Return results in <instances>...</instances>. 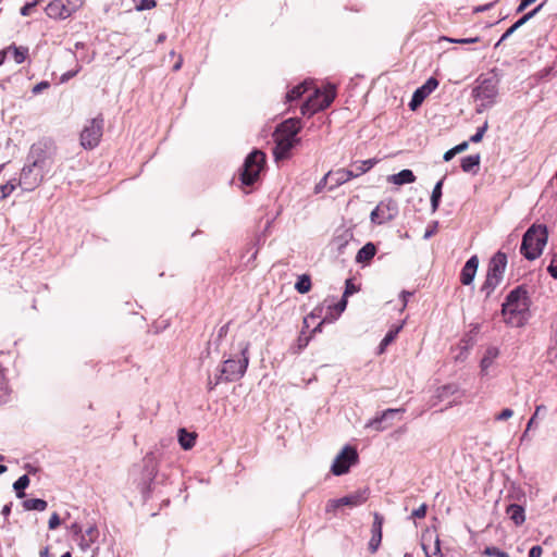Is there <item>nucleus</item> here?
<instances>
[{
  "mask_svg": "<svg viewBox=\"0 0 557 557\" xmlns=\"http://www.w3.org/2000/svg\"><path fill=\"white\" fill-rule=\"evenodd\" d=\"M156 7H157V1L156 0H140L136 4V10L137 11H146V10H151V9H153Z\"/></svg>",
  "mask_w": 557,
  "mask_h": 557,
  "instance_id": "a19ab883",
  "label": "nucleus"
},
{
  "mask_svg": "<svg viewBox=\"0 0 557 557\" xmlns=\"http://www.w3.org/2000/svg\"><path fill=\"white\" fill-rule=\"evenodd\" d=\"M103 133V117L98 115L97 117L88 121V124L84 126L81 132V145L85 149L96 148Z\"/></svg>",
  "mask_w": 557,
  "mask_h": 557,
  "instance_id": "6e6552de",
  "label": "nucleus"
},
{
  "mask_svg": "<svg viewBox=\"0 0 557 557\" xmlns=\"http://www.w3.org/2000/svg\"><path fill=\"white\" fill-rule=\"evenodd\" d=\"M548 232L544 224L531 225L522 237L521 255L528 260L537 259L547 244Z\"/></svg>",
  "mask_w": 557,
  "mask_h": 557,
  "instance_id": "20e7f679",
  "label": "nucleus"
},
{
  "mask_svg": "<svg viewBox=\"0 0 557 557\" xmlns=\"http://www.w3.org/2000/svg\"><path fill=\"white\" fill-rule=\"evenodd\" d=\"M384 523V517L379 512L373 513V523L371 527V539L368 544V549L374 554L377 552L382 542V529Z\"/></svg>",
  "mask_w": 557,
  "mask_h": 557,
  "instance_id": "2eb2a0df",
  "label": "nucleus"
},
{
  "mask_svg": "<svg viewBox=\"0 0 557 557\" xmlns=\"http://www.w3.org/2000/svg\"><path fill=\"white\" fill-rule=\"evenodd\" d=\"M478 267H479V258H478V256L474 255L468 259V261L465 263L463 268L461 269L460 282L463 285H470L473 282L476 271H478Z\"/></svg>",
  "mask_w": 557,
  "mask_h": 557,
  "instance_id": "f3484780",
  "label": "nucleus"
},
{
  "mask_svg": "<svg viewBox=\"0 0 557 557\" xmlns=\"http://www.w3.org/2000/svg\"><path fill=\"white\" fill-rule=\"evenodd\" d=\"M426 509H428L426 505L422 504L421 506H419L417 509H414L412 511L411 516L413 518L422 519L426 515Z\"/></svg>",
  "mask_w": 557,
  "mask_h": 557,
  "instance_id": "8fccbe9b",
  "label": "nucleus"
},
{
  "mask_svg": "<svg viewBox=\"0 0 557 557\" xmlns=\"http://www.w3.org/2000/svg\"><path fill=\"white\" fill-rule=\"evenodd\" d=\"M145 469L150 479H153L158 473L157 458L154 454L148 453L144 458Z\"/></svg>",
  "mask_w": 557,
  "mask_h": 557,
  "instance_id": "393cba45",
  "label": "nucleus"
},
{
  "mask_svg": "<svg viewBox=\"0 0 557 557\" xmlns=\"http://www.w3.org/2000/svg\"><path fill=\"white\" fill-rule=\"evenodd\" d=\"M468 146H469L468 141H462L459 145L454 147V149H455L454 152H456V153L462 152V151L467 150Z\"/></svg>",
  "mask_w": 557,
  "mask_h": 557,
  "instance_id": "680f3d73",
  "label": "nucleus"
},
{
  "mask_svg": "<svg viewBox=\"0 0 557 557\" xmlns=\"http://www.w3.org/2000/svg\"><path fill=\"white\" fill-rule=\"evenodd\" d=\"M529 16H527V14H524L522 17H520L517 22H515L512 24L513 28L517 30L518 28H520L522 25H524L528 21H529Z\"/></svg>",
  "mask_w": 557,
  "mask_h": 557,
  "instance_id": "bf43d9fd",
  "label": "nucleus"
},
{
  "mask_svg": "<svg viewBox=\"0 0 557 557\" xmlns=\"http://www.w3.org/2000/svg\"><path fill=\"white\" fill-rule=\"evenodd\" d=\"M377 163V159H367L362 161H357L354 163V166L357 171V174L362 175L370 171Z\"/></svg>",
  "mask_w": 557,
  "mask_h": 557,
  "instance_id": "f704fd0d",
  "label": "nucleus"
},
{
  "mask_svg": "<svg viewBox=\"0 0 557 557\" xmlns=\"http://www.w3.org/2000/svg\"><path fill=\"white\" fill-rule=\"evenodd\" d=\"M11 508H12V503H9V504L4 505L1 510V513L3 515L5 520H8L9 516L11 513Z\"/></svg>",
  "mask_w": 557,
  "mask_h": 557,
  "instance_id": "e2e57ef3",
  "label": "nucleus"
},
{
  "mask_svg": "<svg viewBox=\"0 0 557 557\" xmlns=\"http://www.w3.org/2000/svg\"><path fill=\"white\" fill-rule=\"evenodd\" d=\"M506 267L507 256L504 252L498 251L491 258L486 274L503 281Z\"/></svg>",
  "mask_w": 557,
  "mask_h": 557,
  "instance_id": "dca6fc26",
  "label": "nucleus"
},
{
  "mask_svg": "<svg viewBox=\"0 0 557 557\" xmlns=\"http://www.w3.org/2000/svg\"><path fill=\"white\" fill-rule=\"evenodd\" d=\"M356 292V287L355 285L351 283L350 280H347L346 281V287H345V292H344V297L348 296V295H351Z\"/></svg>",
  "mask_w": 557,
  "mask_h": 557,
  "instance_id": "4d7b16f0",
  "label": "nucleus"
},
{
  "mask_svg": "<svg viewBox=\"0 0 557 557\" xmlns=\"http://www.w3.org/2000/svg\"><path fill=\"white\" fill-rule=\"evenodd\" d=\"M343 507L341 502H339V498H336V499H330L327 503H326V506H325V511L326 512H334L336 511L338 508Z\"/></svg>",
  "mask_w": 557,
  "mask_h": 557,
  "instance_id": "c03bdc74",
  "label": "nucleus"
},
{
  "mask_svg": "<svg viewBox=\"0 0 557 557\" xmlns=\"http://www.w3.org/2000/svg\"><path fill=\"white\" fill-rule=\"evenodd\" d=\"M228 329H230V323H226L219 329L218 334H216L218 341H221L223 337H225L227 335Z\"/></svg>",
  "mask_w": 557,
  "mask_h": 557,
  "instance_id": "864d4df0",
  "label": "nucleus"
},
{
  "mask_svg": "<svg viewBox=\"0 0 557 557\" xmlns=\"http://www.w3.org/2000/svg\"><path fill=\"white\" fill-rule=\"evenodd\" d=\"M44 177L40 171H36L32 164H26L21 172L17 185L22 186L24 190L32 191L40 185Z\"/></svg>",
  "mask_w": 557,
  "mask_h": 557,
  "instance_id": "ddd939ff",
  "label": "nucleus"
},
{
  "mask_svg": "<svg viewBox=\"0 0 557 557\" xmlns=\"http://www.w3.org/2000/svg\"><path fill=\"white\" fill-rule=\"evenodd\" d=\"M546 410V407L544 405H539L536 406L535 408V412L534 414L531 417V419L529 420L528 424H527V430L525 432L523 433V436L524 437L527 435V432L532 428L535 419H537V416L540 414L541 411H545Z\"/></svg>",
  "mask_w": 557,
  "mask_h": 557,
  "instance_id": "37998d69",
  "label": "nucleus"
},
{
  "mask_svg": "<svg viewBox=\"0 0 557 557\" xmlns=\"http://www.w3.org/2000/svg\"><path fill=\"white\" fill-rule=\"evenodd\" d=\"M47 502L41 498H32L23 502V507L25 510L44 511L47 509Z\"/></svg>",
  "mask_w": 557,
  "mask_h": 557,
  "instance_id": "c756f323",
  "label": "nucleus"
},
{
  "mask_svg": "<svg viewBox=\"0 0 557 557\" xmlns=\"http://www.w3.org/2000/svg\"><path fill=\"white\" fill-rule=\"evenodd\" d=\"M358 460L359 456L356 448L347 445L335 457L331 467V472L334 475H343L347 473L350 467L356 465Z\"/></svg>",
  "mask_w": 557,
  "mask_h": 557,
  "instance_id": "9b49d317",
  "label": "nucleus"
},
{
  "mask_svg": "<svg viewBox=\"0 0 557 557\" xmlns=\"http://www.w3.org/2000/svg\"><path fill=\"white\" fill-rule=\"evenodd\" d=\"M301 129V121L297 117H290L277 125L273 137L275 141L274 154L277 159L284 158L294 147L296 135Z\"/></svg>",
  "mask_w": 557,
  "mask_h": 557,
  "instance_id": "7ed1b4c3",
  "label": "nucleus"
},
{
  "mask_svg": "<svg viewBox=\"0 0 557 557\" xmlns=\"http://www.w3.org/2000/svg\"><path fill=\"white\" fill-rule=\"evenodd\" d=\"M336 96L335 87L329 85L324 90L315 89L313 95L301 106L302 115H312L331 106Z\"/></svg>",
  "mask_w": 557,
  "mask_h": 557,
  "instance_id": "423d86ee",
  "label": "nucleus"
},
{
  "mask_svg": "<svg viewBox=\"0 0 557 557\" xmlns=\"http://www.w3.org/2000/svg\"><path fill=\"white\" fill-rule=\"evenodd\" d=\"M458 392V386L456 384H446L436 389V397L440 400H444L449 396L455 395Z\"/></svg>",
  "mask_w": 557,
  "mask_h": 557,
  "instance_id": "473e14b6",
  "label": "nucleus"
},
{
  "mask_svg": "<svg viewBox=\"0 0 557 557\" xmlns=\"http://www.w3.org/2000/svg\"><path fill=\"white\" fill-rule=\"evenodd\" d=\"M398 208L397 203L389 199L386 201H381L379 205L372 210L370 214V220L373 224H384L395 219L397 215Z\"/></svg>",
  "mask_w": 557,
  "mask_h": 557,
  "instance_id": "f8f14e48",
  "label": "nucleus"
},
{
  "mask_svg": "<svg viewBox=\"0 0 557 557\" xmlns=\"http://www.w3.org/2000/svg\"><path fill=\"white\" fill-rule=\"evenodd\" d=\"M295 288L299 294H306L311 289V280L308 274H302L298 277Z\"/></svg>",
  "mask_w": 557,
  "mask_h": 557,
  "instance_id": "c9c22d12",
  "label": "nucleus"
},
{
  "mask_svg": "<svg viewBox=\"0 0 557 557\" xmlns=\"http://www.w3.org/2000/svg\"><path fill=\"white\" fill-rule=\"evenodd\" d=\"M178 443L183 449L188 450L195 446L196 434L189 433L185 429H181L178 431Z\"/></svg>",
  "mask_w": 557,
  "mask_h": 557,
  "instance_id": "5701e85b",
  "label": "nucleus"
},
{
  "mask_svg": "<svg viewBox=\"0 0 557 557\" xmlns=\"http://www.w3.org/2000/svg\"><path fill=\"white\" fill-rule=\"evenodd\" d=\"M49 87H50L49 82H47V81H42V82H40V83L36 84V85L33 87V90H32V91H33V94H34V95H38V94H40L44 89H47V88H49Z\"/></svg>",
  "mask_w": 557,
  "mask_h": 557,
  "instance_id": "603ef678",
  "label": "nucleus"
},
{
  "mask_svg": "<svg viewBox=\"0 0 557 557\" xmlns=\"http://www.w3.org/2000/svg\"><path fill=\"white\" fill-rule=\"evenodd\" d=\"M248 349L249 343H240V357H230L222 362L219 374L215 375L214 381L209 380L208 382L210 391L214 389V387L222 382H236L245 375L249 364Z\"/></svg>",
  "mask_w": 557,
  "mask_h": 557,
  "instance_id": "f257e3e1",
  "label": "nucleus"
},
{
  "mask_svg": "<svg viewBox=\"0 0 557 557\" xmlns=\"http://www.w3.org/2000/svg\"><path fill=\"white\" fill-rule=\"evenodd\" d=\"M454 151H455V149H454V148H451V149L447 150V151L444 153L443 159H444L446 162L450 161V160H451V159L457 154V153H456V152H454Z\"/></svg>",
  "mask_w": 557,
  "mask_h": 557,
  "instance_id": "0e129e2a",
  "label": "nucleus"
},
{
  "mask_svg": "<svg viewBox=\"0 0 557 557\" xmlns=\"http://www.w3.org/2000/svg\"><path fill=\"white\" fill-rule=\"evenodd\" d=\"M38 1L39 0H34L33 2H27L26 4H24L20 10L21 15L28 16L33 8L36 7V4L38 3Z\"/></svg>",
  "mask_w": 557,
  "mask_h": 557,
  "instance_id": "de8ad7c7",
  "label": "nucleus"
},
{
  "mask_svg": "<svg viewBox=\"0 0 557 557\" xmlns=\"http://www.w3.org/2000/svg\"><path fill=\"white\" fill-rule=\"evenodd\" d=\"M480 164V156L479 154H471L463 157L461 159V169L463 172L470 173L473 172L475 168H479Z\"/></svg>",
  "mask_w": 557,
  "mask_h": 557,
  "instance_id": "cd10ccee",
  "label": "nucleus"
},
{
  "mask_svg": "<svg viewBox=\"0 0 557 557\" xmlns=\"http://www.w3.org/2000/svg\"><path fill=\"white\" fill-rule=\"evenodd\" d=\"M499 350L496 347H488L481 360V370L482 372H486V370L493 364L494 360L498 357Z\"/></svg>",
  "mask_w": 557,
  "mask_h": 557,
  "instance_id": "b1692460",
  "label": "nucleus"
},
{
  "mask_svg": "<svg viewBox=\"0 0 557 557\" xmlns=\"http://www.w3.org/2000/svg\"><path fill=\"white\" fill-rule=\"evenodd\" d=\"M83 2V0H52L46 7V13L51 18L65 20L76 12Z\"/></svg>",
  "mask_w": 557,
  "mask_h": 557,
  "instance_id": "9d476101",
  "label": "nucleus"
},
{
  "mask_svg": "<svg viewBox=\"0 0 557 557\" xmlns=\"http://www.w3.org/2000/svg\"><path fill=\"white\" fill-rule=\"evenodd\" d=\"M376 253V247L373 243H367L362 246L356 256L357 263H368Z\"/></svg>",
  "mask_w": 557,
  "mask_h": 557,
  "instance_id": "412c9836",
  "label": "nucleus"
},
{
  "mask_svg": "<svg viewBox=\"0 0 557 557\" xmlns=\"http://www.w3.org/2000/svg\"><path fill=\"white\" fill-rule=\"evenodd\" d=\"M29 485V478L27 474L20 476L13 484L17 498L25 497V488Z\"/></svg>",
  "mask_w": 557,
  "mask_h": 557,
  "instance_id": "7c9ffc66",
  "label": "nucleus"
},
{
  "mask_svg": "<svg viewBox=\"0 0 557 557\" xmlns=\"http://www.w3.org/2000/svg\"><path fill=\"white\" fill-rule=\"evenodd\" d=\"M327 177L330 178V189L333 190L336 187L346 183L344 176V169H338L336 171H329Z\"/></svg>",
  "mask_w": 557,
  "mask_h": 557,
  "instance_id": "a878e982",
  "label": "nucleus"
},
{
  "mask_svg": "<svg viewBox=\"0 0 557 557\" xmlns=\"http://www.w3.org/2000/svg\"><path fill=\"white\" fill-rule=\"evenodd\" d=\"M28 161L36 171H40L41 176L50 171L51 156L48 151L47 143H37L30 147Z\"/></svg>",
  "mask_w": 557,
  "mask_h": 557,
  "instance_id": "1a4fd4ad",
  "label": "nucleus"
},
{
  "mask_svg": "<svg viewBox=\"0 0 557 557\" xmlns=\"http://www.w3.org/2000/svg\"><path fill=\"white\" fill-rule=\"evenodd\" d=\"M516 32V29L513 28V26L511 25L500 37V39L498 40V42L496 44V47L499 46L503 41H505L507 38H509L513 33Z\"/></svg>",
  "mask_w": 557,
  "mask_h": 557,
  "instance_id": "5fc2aeb1",
  "label": "nucleus"
},
{
  "mask_svg": "<svg viewBox=\"0 0 557 557\" xmlns=\"http://www.w3.org/2000/svg\"><path fill=\"white\" fill-rule=\"evenodd\" d=\"M15 180L9 181L7 184L0 186V201L8 198L16 188Z\"/></svg>",
  "mask_w": 557,
  "mask_h": 557,
  "instance_id": "e433bc0d",
  "label": "nucleus"
},
{
  "mask_svg": "<svg viewBox=\"0 0 557 557\" xmlns=\"http://www.w3.org/2000/svg\"><path fill=\"white\" fill-rule=\"evenodd\" d=\"M346 305H347V301L346 299H342L337 305H336V309L342 312L345 310L346 308Z\"/></svg>",
  "mask_w": 557,
  "mask_h": 557,
  "instance_id": "774afa93",
  "label": "nucleus"
},
{
  "mask_svg": "<svg viewBox=\"0 0 557 557\" xmlns=\"http://www.w3.org/2000/svg\"><path fill=\"white\" fill-rule=\"evenodd\" d=\"M547 271L554 278H557V255L552 259Z\"/></svg>",
  "mask_w": 557,
  "mask_h": 557,
  "instance_id": "3c124183",
  "label": "nucleus"
},
{
  "mask_svg": "<svg viewBox=\"0 0 557 557\" xmlns=\"http://www.w3.org/2000/svg\"><path fill=\"white\" fill-rule=\"evenodd\" d=\"M513 416V411L510 408L503 409L496 417V421H505Z\"/></svg>",
  "mask_w": 557,
  "mask_h": 557,
  "instance_id": "a18cd8bd",
  "label": "nucleus"
},
{
  "mask_svg": "<svg viewBox=\"0 0 557 557\" xmlns=\"http://www.w3.org/2000/svg\"><path fill=\"white\" fill-rule=\"evenodd\" d=\"M90 542H91L90 540H89V541H87V540L85 539V536H84V535H82V537H81V541H79L78 545H79V547H81L83 550H86V549H88V548L90 547Z\"/></svg>",
  "mask_w": 557,
  "mask_h": 557,
  "instance_id": "052dcab7",
  "label": "nucleus"
},
{
  "mask_svg": "<svg viewBox=\"0 0 557 557\" xmlns=\"http://www.w3.org/2000/svg\"><path fill=\"white\" fill-rule=\"evenodd\" d=\"M387 182L395 185H405L416 182V175L411 170L405 169L396 174L387 176Z\"/></svg>",
  "mask_w": 557,
  "mask_h": 557,
  "instance_id": "aec40b11",
  "label": "nucleus"
},
{
  "mask_svg": "<svg viewBox=\"0 0 557 557\" xmlns=\"http://www.w3.org/2000/svg\"><path fill=\"white\" fill-rule=\"evenodd\" d=\"M369 497V490L362 488L358 490L349 495H346L342 498H339V502L342 506H348V507H357L367 502Z\"/></svg>",
  "mask_w": 557,
  "mask_h": 557,
  "instance_id": "a211bd4d",
  "label": "nucleus"
},
{
  "mask_svg": "<svg viewBox=\"0 0 557 557\" xmlns=\"http://www.w3.org/2000/svg\"><path fill=\"white\" fill-rule=\"evenodd\" d=\"M28 54V49L25 47H14V61L21 64L25 61Z\"/></svg>",
  "mask_w": 557,
  "mask_h": 557,
  "instance_id": "4c0bfd02",
  "label": "nucleus"
},
{
  "mask_svg": "<svg viewBox=\"0 0 557 557\" xmlns=\"http://www.w3.org/2000/svg\"><path fill=\"white\" fill-rule=\"evenodd\" d=\"M399 412H405V409L404 408H398V409L388 408V409L384 410L380 417H376V418L372 419L371 421H369L367 426L373 428L375 431H379V432L383 431L387 428V425H383V422L388 419H392L394 416H396Z\"/></svg>",
  "mask_w": 557,
  "mask_h": 557,
  "instance_id": "6ab92c4d",
  "label": "nucleus"
},
{
  "mask_svg": "<svg viewBox=\"0 0 557 557\" xmlns=\"http://www.w3.org/2000/svg\"><path fill=\"white\" fill-rule=\"evenodd\" d=\"M440 40H445V41H449V42H454V44H462V45H466V44H474V42H478L480 41V38L479 37H471V38H460V39H454V38H449V37H441Z\"/></svg>",
  "mask_w": 557,
  "mask_h": 557,
  "instance_id": "ea45409f",
  "label": "nucleus"
},
{
  "mask_svg": "<svg viewBox=\"0 0 557 557\" xmlns=\"http://www.w3.org/2000/svg\"><path fill=\"white\" fill-rule=\"evenodd\" d=\"M400 329H401V325L396 326L394 329H391L386 333V335L381 341L380 346H379V352L380 354H382L386 349V347L394 342V339L396 338V336L399 333Z\"/></svg>",
  "mask_w": 557,
  "mask_h": 557,
  "instance_id": "2f4dec72",
  "label": "nucleus"
},
{
  "mask_svg": "<svg viewBox=\"0 0 557 557\" xmlns=\"http://www.w3.org/2000/svg\"><path fill=\"white\" fill-rule=\"evenodd\" d=\"M344 176H345V181H346V182H348V181H350L351 178L358 177V176H359V174H357L356 169H355V170H347V169H344Z\"/></svg>",
  "mask_w": 557,
  "mask_h": 557,
  "instance_id": "13d9d810",
  "label": "nucleus"
},
{
  "mask_svg": "<svg viewBox=\"0 0 557 557\" xmlns=\"http://www.w3.org/2000/svg\"><path fill=\"white\" fill-rule=\"evenodd\" d=\"M529 310V299L527 290L518 286L512 289L503 304L502 314L507 324L511 326H521L527 320Z\"/></svg>",
  "mask_w": 557,
  "mask_h": 557,
  "instance_id": "f03ea898",
  "label": "nucleus"
},
{
  "mask_svg": "<svg viewBox=\"0 0 557 557\" xmlns=\"http://www.w3.org/2000/svg\"><path fill=\"white\" fill-rule=\"evenodd\" d=\"M507 515L516 525H520L525 520L524 509L517 504H510L506 509Z\"/></svg>",
  "mask_w": 557,
  "mask_h": 557,
  "instance_id": "4be33fe9",
  "label": "nucleus"
},
{
  "mask_svg": "<svg viewBox=\"0 0 557 557\" xmlns=\"http://www.w3.org/2000/svg\"><path fill=\"white\" fill-rule=\"evenodd\" d=\"M412 295V293L410 292H407V290H403L401 294H400V297H401V300H403V306L406 307L407 306V302H408V298Z\"/></svg>",
  "mask_w": 557,
  "mask_h": 557,
  "instance_id": "338daca9",
  "label": "nucleus"
},
{
  "mask_svg": "<svg viewBox=\"0 0 557 557\" xmlns=\"http://www.w3.org/2000/svg\"><path fill=\"white\" fill-rule=\"evenodd\" d=\"M329 183L330 178L327 177V174H325L314 186V194H320Z\"/></svg>",
  "mask_w": 557,
  "mask_h": 557,
  "instance_id": "49530a36",
  "label": "nucleus"
},
{
  "mask_svg": "<svg viewBox=\"0 0 557 557\" xmlns=\"http://www.w3.org/2000/svg\"><path fill=\"white\" fill-rule=\"evenodd\" d=\"M307 90L308 84L306 82L295 86L286 95L287 102H292L294 100L299 99Z\"/></svg>",
  "mask_w": 557,
  "mask_h": 557,
  "instance_id": "72a5a7b5",
  "label": "nucleus"
},
{
  "mask_svg": "<svg viewBox=\"0 0 557 557\" xmlns=\"http://www.w3.org/2000/svg\"><path fill=\"white\" fill-rule=\"evenodd\" d=\"M488 128V124L487 122H485L482 126H480L475 134H473L471 137H470V141L471 143H480L485 134V132L487 131Z\"/></svg>",
  "mask_w": 557,
  "mask_h": 557,
  "instance_id": "58836bf2",
  "label": "nucleus"
},
{
  "mask_svg": "<svg viewBox=\"0 0 557 557\" xmlns=\"http://www.w3.org/2000/svg\"><path fill=\"white\" fill-rule=\"evenodd\" d=\"M484 554L490 557H509V555L506 552H503L494 546L486 547Z\"/></svg>",
  "mask_w": 557,
  "mask_h": 557,
  "instance_id": "79ce46f5",
  "label": "nucleus"
},
{
  "mask_svg": "<svg viewBox=\"0 0 557 557\" xmlns=\"http://www.w3.org/2000/svg\"><path fill=\"white\" fill-rule=\"evenodd\" d=\"M543 554V549L540 545H535L531 547L529 552V557H541Z\"/></svg>",
  "mask_w": 557,
  "mask_h": 557,
  "instance_id": "6e6d98bb",
  "label": "nucleus"
},
{
  "mask_svg": "<svg viewBox=\"0 0 557 557\" xmlns=\"http://www.w3.org/2000/svg\"><path fill=\"white\" fill-rule=\"evenodd\" d=\"M544 3L539 4L536 8H534L532 11L527 13V16L531 20L533 16H535L543 8Z\"/></svg>",
  "mask_w": 557,
  "mask_h": 557,
  "instance_id": "69168bd1",
  "label": "nucleus"
},
{
  "mask_svg": "<svg viewBox=\"0 0 557 557\" xmlns=\"http://www.w3.org/2000/svg\"><path fill=\"white\" fill-rule=\"evenodd\" d=\"M444 178L445 177L440 180L435 184V186H434V188L432 190V194H431V209H432V212L437 211V209L440 207V202H441V198H442V188H443Z\"/></svg>",
  "mask_w": 557,
  "mask_h": 557,
  "instance_id": "bb28decb",
  "label": "nucleus"
},
{
  "mask_svg": "<svg viewBox=\"0 0 557 557\" xmlns=\"http://www.w3.org/2000/svg\"><path fill=\"white\" fill-rule=\"evenodd\" d=\"M500 282L502 280L486 274L485 281L481 286V292L485 294V297H490Z\"/></svg>",
  "mask_w": 557,
  "mask_h": 557,
  "instance_id": "c85d7f7f",
  "label": "nucleus"
},
{
  "mask_svg": "<svg viewBox=\"0 0 557 557\" xmlns=\"http://www.w3.org/2000/svg\"><path fill=\"white\" fill-rule=\"evenodd\" d=\"M265 164V154L260 150L251 151L245 159L240 171V181L246 186H251L258 178Z\"/></svg>",
  "mask_w": 557,
  "mask_h": 557,
  "instance_id": "0eeeda50",
  "label": "nucleus"
},
{
  "mask_svg": "<svg viewBox=\"0 0 557 557\" xmlns=\"http://www.w3.org/2000/svg\"><path fill=\"white\" fill-rule=\"evenodd\" d=\"M61 523L60 517L57 512H53L48 521V527L50 530L57 529Z\"/></svg>",
  "mask_w": 557,
  "mask_h": 557,
  "instance_id": "09e8293b",
  "label": "nucleus"
},
{
  "mask_svg": "<svg viewBox=\"0 0 557 557\" xmlns=\"http://www.w3.org/2000/svg\"><path fill=\"white\" fill-rule=\"evenodd\" d=\"M438 82L434 77H430L421 87L416 89V91L412 95V98L409 102V108L411 110L418 109L424 99L437 88Z\"/></svg>",
  "mask_w": 557,
  "mask_h": 557,
  "instance_id": "4468645a",
  "label": "nucleus"
},
{
  "mask_svg": "<svg viewBox=\"0 0 557 557\" xmlns=\"http://www.w3.org/2000/svg\"><path fill=\"white\" fill-rule=\"evenodd\" d=\"M497 95L498 79L495 76L480 77L478 85L472 90L473 98L480 101L476 112L481 113L485 108L492 107L495 103Z\"/></svg>",
  "mask_w": 557,
  "mask_h": 557,
  "instance_id": "39448f33",
  "label": "nucleus"
}]
</instances>
